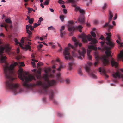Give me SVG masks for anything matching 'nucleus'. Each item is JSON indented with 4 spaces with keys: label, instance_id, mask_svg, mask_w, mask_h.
Here are the masks:
<instances>
[{
    "label": "nucleus",
    "instance_id": "nucleus-1",
    "mask_svg": "<svg viewBox=\"0 0 123 123\" xmlns=\"http://www.w3.org/2000/svg\"><path fill=\"white\" fill-rule=\"evenodd\" d=\"M4 48V47L0 46V59L2 62H4L5 63L3 68L5 77L6 79V86L13 92H17V90L19 88V85L17 83L14 84L13 81L15 79L14 76L15 75V73L14 69V67L18 65V63L15 62L11 64L9 66H8L6 61V57L5 56H3Z\"/></svg>",
    "mask_w": 123,
    "mask_h": 123
},
{
    "label": "nucleus",
    "instance_id": "nucleus-2",
    "mask_svg": "<svg viewBox=\"0 0 123 123\" xmlns=\"http://www.w3.org/2000/svg\"><path fill=\"white\" fill-rule=\"evenodd\" d=\"M106 34L107 36L106 38L107 41L106 43L107 45H109V47H107L106 48V51L105 52V53L106 56L104 55L100 57L98 55L97 53H95V58L96 59V61L94 63V65L95 66H96L98 64L99 60L100 59L102 60L103 63L105 64H105H108L109 63L108 57L109 56H111V52L109 49H111L113 47L115 44L110 40V37L111 36V34L110 33H106Z\"/></svg>",
    "mask_w": 123,
    "mask_h": 123
},
{
    "label": "nucleus",
    "instance_id": "nucleus-3",
    "mask_svg": "<svg viewBox=\"0 0 123 123\" xmlns=\"http://www.w3.org/2000/svg\"><path fill=\"white\" fill-rule=\"evenodd\" d=\"M46 74H44L43 77L45 81L42 82L40 80L37 81L36 83H30L31 88L37 86H40L43 89L41 90V93L45 94L48 93V89L50 86L55 85L56 84V81L54 80H49L48 79V72L46 69L44 70Z\"/></svg>",
    "mask_w": 123,
    "mask_h": 123
},
{
    "label": "nucleus",
    "instance_id": "nucleus-4",
    "mask_svg": "<svg viewBox=\"0 0 123 123\" xmlns=\"http://www.w3.org/2000/svg\"><path fill=\"white\" fill-rule=\"evenodd\" d=\"M72 40L75 43L74 46L71 45L70 43L68 44V46L69 47H71L74 50L72 52L73 56L77 57L80 59H82V57H84V54L86 52L85 49L82 47L81 48L82 52L79 50L77 51V48L78 46H79V47L81 48L82 44L81 43H80L74 37H72Z\"/></svg>",
    "mask_w": 123,
    "mask_h": 123
},
{
    "label": "nucleus",
    "instance_id": "nucleus-5",
    "mask_svg": "<svg viewBox=\"0 0 123 123\" xmlns=\"http://www.w3.org/2000/svg\"><path fill=\"white\" fill-rule=\"evenodd\" d=\"M18 71V77L23 81V86L26 88H31L30 83L28 84V82L32 79H35V77L31 75H29L28 76H25L23 74V69L21 68H19Z\"/></svg>",
    "mask_w": 123,
    "mask_h": 123
},
{
    "label": "nucleus",
    "instance_id": "nucleus-6",
    "mask_svg": "<svg viewBox=\"0 0 123 123\" xmlns=\"http://www.w3.org/2000/svg\"><path fill=\"white\" fill-rule=\"evenodd\" d=\"M69 2L72 3V6L75 7V10L77 11L78 10L80 12L81 14L79 17L78 21L80 22L81 24L84 23V14L85 13V11L83 9H80L78 6H76L77 2L75 0H68Z\"/></svg>",
    "mask_w": 123,
    "mask_h": 123
},
{
    "label": "nucleus",
    "instance_id": "nucleus-7",
    "mask_svg": "<svg viewBox=\"0 0 123 123\" xmlns=\"http://www.w3.org/2000/svg\"><path fill=\"white\" fill-rule=\"evenodd\" d=\"M80 37L82 39L83 42L84 43L87 42L88 41H91L90 43L93 44H95L97 42V40L95 39H93L90 35H86V34L83 33L80 35Z\"/></svg>",
    "mask_w": 123,
    "mask_h": 123
},
{
    "label": "nucleus",
    "instance_id": "nucleus-8",
    "mask_svg": "<svg viewBox=\"0 0 123 123\" xmlns=\"http://www.w3.org/2000/svg\"><path fill=\"white\" fill-rule=\"evenodd\" d=\"M87 64L88 65H86L85 67L86 71L89 74H91L92 77L93 78H96V76L94 74L91 73V70L90 68V66L92 65V63L90 62H87Z\"/></svg>",
    "mask_w": 123,
    "mask_h": 123
},
{
    "label": "nucleus",
    "instance_id": "nucleus-9",
    "mask_svg": "<svg viewBox=\"0 0 123 123\" xmlns=\"http://www.w3.org/2000/svg\"><path fill=\"white\" fill-rule=\"evenodd\" d=\"M70 48L66 47L65 48L64 51L63 52L65 58L67 60L69 58L70 59H72V57L70 55Z\"/></svg>",
    "mask_w": 123,
    "mask_h": 123
},
{
    "label": "nucleus",
    "instance_id": "nucleus-10",
    "mask_svg": "<svg viewBox=\"0 0 123 123\" xmlns=\"http://www.w3.org/2000/svg\"><path fill=\"white\" fill-rule=\"evenodd\" d=\"M69 24L68 25V30L69 31H72V32H70L69 33V35L70 36H72L73 34V32L75 30V28L74 25V22L72 21H70L69 22Z\"/></svg>",
    "mask_w": 123,
    "mask_h": 123
},
{
    "label": "nucleus",
    "instance_id": "nucleus-11",
    "mask_svg": "<svg viewBox=\"0 0 123 123\" xmlns=\"http://www.w3.org/2000/svg\"><path fill=\"white\" fill-rule=\"evenodd\" d=\"M49 95L50 99L53 101L54 103L57 104V102L54 99V92L52 90H51L49 91Z\"/></svg>",
    "mask_w": 123,
    "mask_h": 123
},
{
    "label": "nucleus",
    "instance_id": "nucleus-12",
    "mask_svg": "<svg viewBox=\"0 0 123 123\" xmlns=\"http://www.w3.org/2000/svg\"><path fill=\"white\" fill-rule=\"evenodd\" d=\"M121 71L123 72V69H121ZM112 76L114 78H116L117 77L119 78L121 77L123 79V74H121L118 71H117L116 73L113 74Z\"/></svg>",
    "mask_w": 123,
    "mask_h": 123
},
{
    "label": "nucleus",
    "instance_id": "nucleus-13",
    "mask_svg": "<svg viewBox=\"0 0 123 123\" xmlns=\"http://www.w3.org/2000/svg\"><path fill=\"white\" fill-rule=\"evenodd\" d=\"M111 63L112 66H114L115 68L117 67L118 65V63L115 61L114 59L112 58L111 60Z\"/></svg>",
    "mask_w": 123,
    "mask_h": 123
},
{
    "label": "nucleus",
    "instance_id": "nucleus-14",
    "mask_svg": "<svg viewBox=\"0 0 123 123\" xmlns=\"http://www.w3.org/2000/svg\"><path fill=\"white\" fill-rule=\"evenodd\" d=\"M109 15H108V21L109 22H110L112 20V17L113 16V14L110 9H109Z\"/></svg>",
    "mask_w": 123,
    "mask_h": 123
},
{
    "label": "nucleus",
    "instance_id": "nucleus-15",
    "mask_svg": "<svg viewBox=\"0 0 123 123\" xmlns=\"http://www.w3.org/2000/svg\"><path fill=\"white\" fill-rule=\"evenodd\" d=\"M117 57L118 60H122L123 62V49L120 51V53L118 55Z\"/></svg>",
    "mask_w": 123,
    "mask_h": 123
},
{
    "label": "nucleus",
    "instance_id": "nucleus-16",
    "mask_svg": "<svg viewBox=\"0 0 123 123\" xmlns=\"http://www.w3.org/2000/svg\"><path fill=\"white\" fill-rule=\"evenodd\" d=\"M99 71L100 72H102V73L105 75V78H108V76L106 74V71L105 69H102L101 68H99Z\"/></svg>",
    "mask_w": 123,
    "mask_h": 123
},
{
    "label": "nucleus",
    "instance_id": "nucleus-17",
    "mask_svg": "<svg viewBox=\"0 0 123 123\" xmlns=\"http://www.w3.org/2000/svg\"><path fill=\"white\" fill-rule=\"evenodd\" d=\"M110 22H109V21H108V22L105 23V24L103 25V27L105 28L107 27H108L109 29L112 28L113 27V26L109 24Z\"/></svg>",
    "mask_w": 123,
    "mask_h": 123
},
{
    "label": "nucleus",
    "instance_id": "nucleus-18",
    "mask_svg": "<svg viewBox=\"0 0 123 123\" xmlns=\"http://www.w3.org/2000/svg\"><path fill=\"white\" fill-rule=\"evenodd\" d=\"M60 75L61 74L60 73H58L56 75V79L58 82H62V79Z\"/></svg>",
    "mask_w": 123,
    "mask_h": 123
},
{
    "label": "nucleus",
    "instance_id": "nucleus-19",
    "mask_svg": "<svg viewBox=\"0 0 123 123\" xmlns=\"http://www.w3.org/2000/svg\"><path fill=\"white\" fill-rule=\"evenodd\" d=\"M32 76H34L35 77V79H32L31 81H29V82H30L32 80H34L35 81H36V77L37 78V79H39L41 78V74H36L35 75H32Z\"/></svg>",
    "mask_w": 123,
    "mask_h": 123
},
{
    "label": "nucleus",
    "instance_id": "nucleus-20",
    "mask_svg": "<svg viewBox=\"0 0 123 123\" xmlns=\"http://www.w3.org/2000/svg\"><path fill=\"white\" fill-rule=\"evenodd\" d=\"M23 48L25 49V50H27L28 49H29L30 51H31V46L29 45H26L25 47H23Z\"/></svg>",
    "mask_w": 123,
    "mask_h": 123
},
{
    "label": "nucleus",
    "instance_id": "nucleus-21",
    "mask_svg": "<svg viewBox=\"0 0 123 123\" xmlns=\"http://www.w3.org/2000/svg\"><path fill=\"white\" fill-rule=\"evenodd\" d=\"M91 51V50H89L88 49L87 50V58L89 59V60H90L92 59V57L91 55H90V52Z\"/></svg>",
    "mask_w": 123,
    "mask_h": 123
},
{
    "label": "nucleus",
    "instance_id": "nucleus-22",
    "mask_svg": "<svg viewBox=\"0 0 123 123\" xmlns=\"http://www.w3.org/2000/svg\"><path fill=\"white\" fill-rule=\"evenodd\" d=\"M5 21L6 23H7L11 24L12 23V21L10 20V18H8L6 19Z\"/></svg>",
    "mask_w": 123,
    "mask_h": 123
},
{
    "label": "nucleus",
    "instance_id": "nucleus-23",
    "mask_svg": "<svg viewBox=\"0 0 123 123\" xmlns=\"http://www.w3.org/2000/svg\"><path fill=\"white\" fill-rule=\"evenodd\" d=\"M116 42L117 43H118L119 44V46L120 47H123V43H120L119 41L118 40H116Z\"/></svg>",
    "mask_w": 123,
    "mask_h": 123
},
{
    "label": "nucleus",
    "instance_id": "nucleus-24",
    "mask_svg": "<svg viewBox=\"0 0 123 123\" xmlns=\"http://www.w3.org/2000/svg\"><path fill=\"white\" fill-rule=\"evenodd\" d=\"M107 4L106 3H105L102 7V9L104 10L106 9L107 8Z\"/></svg>",
    "mask_w": 123,
    "mask_h": 123
},
{
    "label": "nucleus",
    "instance_id": "nucleus-25",
    "mask_svg": "<svg viewBox=\"0 0 123 123\" xmlns=\"http://www.w3.org/2000/svg\"><path fill=\"white\" fill-rule=\"evenodd\" d=\"M63 67V66L61 64H60V66L59 68L57 69V70L58 71H60L62 69Z\"/></svg>",
    "mask_w": 123,
    "mask_h": 123
},
{
    "label": "nucleus",
    "instance_id": "nucleus-26",
    "mask_svg": "<svg viewBox=\"0 0 123 123\" xmlns=\"http://www.w3.org/2000/svg\"><path fill=\"white\" fill-rule=\"evenodd\" d=\"M73 64V62H70L69 63V68L70 70H71L72 69V66Z\"/></svg>",
    "mask_w": 123,
    "mask_h": 123
},
{
    "label": "nucleus",
    "instance_id": "nucleus-27",
    "mask_svg": "<svg viewBox=\"0 0 123 123\" xmlns=\"http://www.w3.org/2000/svg\"><path fill=\"white\" fill-rule=\"evenodd\" d=\"M15 41L17 44H18L20 47H22V44L18 42V40L17 39L15 38Z\"/></svg>",
    "mask_w": 123,
    "mask_h": 123
},
{
    "label": "nucleus",
    "instance_id": "nucleus-28",
    "mask_svg": "<svg viewBox=\"0 0 123 123\" xmlns=\"http://www.w3.org/2000/svg\"><path fill=\"white\" fill-rule=\"evenodd\" d=\"M82 27L80 25H79L78 26L76 27V28L77 29H79V31L80 32H81L82 31L81 30V29H82Z\"/></svg>",
    "mask_w": 123,
    "mask_h": 123
},
{
    "label": "nucleus",
    "instance_id": "nucleus-29",
    "mask_svg": "<svg viewBox=\"0 0 123 123\" xmlns=\"http://www.w3.org/2000/svg\"><path fill=\"white\" fill-rule=\"evenodd\" d=\"M78 73V74L80 75H82V70L80 68L79 69Z\"/></svg>",
    "mask_w": 123,
    "mask_h": 123
},
{
    "label": "nucleus",
    "instance_id": "nucleus-30",
    "mask_svg": "<svg viewBox=\"0 0 123 123\" xmlns=\"http://www.w3.org/2000/svg\"><path fill=\"white\" fill-rule=\"evenodd\" d=\"M60 36L62 38L63 37V35L65 34V32L64 31L63 32L62 31H60Z\"/></svg>",
    "mask_w": 123,
    "mask_h": 123
},
{
    "label": "nucleus",
    "instance_id": "nucleus-31",
    "mask_svg": "<svg viewBox=\"0 0 123 123\" xmlns=\"http://www.w3.org/2000/svg\"><path fill=\"white\" fill-rule=\"evenodd\" d=\"M88 48L89 49H94L95 47L93 45H90L88 46Z\"/></svg>",
    "mask_w": 123,
    "mask_h": 123
},
{
    "label": "nucleus",
    "instance_id": "nucleus-32",
    "mask_svg": "<svg viewBox=\"0 0 123 123\" xmlns=\"http://www.w3.org/2000/svg\"><path fill=\"white\" fill-rule=\"evenodd\" d=\"M34 21V19L33 18H31L29 20L28 22L30 24H31L33 23Z\"/></svg>",
    "mask_w": 123,
    "mask_h": 123
},
{
    "label": "nucleus",
    "instance_id": "nucleus-33",
    "mask_svg": "<svg viewBox=\"0 0 123 123\" xmlns=\"http://www.w3.org/2000/svg\"><path fill=\"white\" fill-rule=\"evenodd\" d=\"M49 0H46L44 3V4L46 5H48L49 3Z\"/></svg>",
    "mask_w": 123,
    "mask_h": 123
},
{
    "label": "nucleus",
    "instance_id": "nucleus-34",
    "mask_svg": "<svg viewBox=\"0 0 123 123\" xmlns=\"http://www.w3.org/2000/svg\"><path fill=\"white\" fill-rule=\"evenodd\" d=\"M43 65V63L40 62H39L37 64V66L38 67L39 66Z\"/></svg>",
    "mask_w": 123,
    "mask_h": 123
},
{
    "label": "nucleus",
    "instance_id": "nucleus-35",
    "mask_svg": "<svg viewBox=\"0 0 123 123\" xmlns=\"http://www.w3.org/2000/svg\"><path fill=\"white\" fill-rule=\"evenodd\" d=\"M91 34L94 37H95L96 36V35L95 32L91 31Z\"/></svg>",
    "mask_w": 123,
    "mask_h": 123
},
{
    "label": "nucleus",
    "instance_id": "nucleus-36",
    "mask_svg": "<svg viewBox=\"0 0 123 123\" xmlns=\"http://www.w3.org/2000/svg\"><path fill=\"white\" fill-rule=\"evenodd\" d=\"M28 9V13H30L33 10V9L31 8H30L29 7L27 8Z\"/></svg>",
    "mask_w": 123,
    "mask_h": 123
},
{
    "label": "nucleus",
    "instance_id": "nucleus-37",
    "mask_svg": "<svg viewBox=\"0 0 123 123\" xmlns=\"http://www.w3.org/2000/svg\"><path fill=\"white\" fill-rule=\"evenodd\" d=\"M60 18L61 20L63 21L64 20V15L60 16Z\"/></svg>",
    "mask_w": 123,
    "mask_h": 123
},
{
    "label": "nucleus",
    "instance_id": "nucleus-38",
    "mask_svg": "<svg viewBox=\"0 0 123 123\" xmlns=\"http://www.w3.org/2000/svg\"><path fill=\"white\" fill-rule=\"evenodd\" d=\"M48 28L49 30H54L55 29L52 26H51L50 27H48Z\"/></svg>",
    "mask_w": 123,
    "mask_h": 123
},
{
    "label": "nucleus",
    "instance_id": "nucleus-39",
    "mask_svg": "<svg viewBox=\"0 0 123 123\" xmlns=\"http://www.w3.org/2000/svg\"><path fill=\"white\" fill-rule=\"evenodd\" d=\"M58 2L60 4H62L64 3V1L62 0H59L58 1Z\"/></svg>",
    "mask_w": 123,
    "mask_h": 123
},
{
    "label": "nucleus",
    "instance_id": "nucleus-40",
    "mask_svg": "<svg viewBox=\"0 0 123 123\" xmlns=\"http://www.w3.org/2000/svg\"><path fill=\"white\" fill-rule=\"evenodd\" d=\"M26 32L29 35H30L32 33L31 32L30 30H26Z\"/></svg>",
    "mask_w": 123,
    "mask_h": 123
},
{
    "label": "nucleus",
    "instance_id": "nucleus-41",
    "mask_svg": "<svg viewBox=\"0 0 123 123\" xmlns=\"http://www.w3.org/2000/svg\"><path fill=\"white\" fill-rule=\"evenodd\" d=\"M31 63V64L32 66H33V67H36V66L35 65V62L34 61L32 62Z\"/></svg>",
    "mask_w": 123,
    "mask_h": 123
},
{
    "label": "nucleus",
    "instance_id": "nucleus-42",
    "mask_svg": "<svg viewBox=\"0 0 123 123\" xmlns=\"http://www.w3.org/2000/svg\"><path fill=\"white\" fill-rule=\"evenodd\" d=\"M66 82L67 83L69 84L70 82V80L68 79H67L66 80Z\"/></svg>",
    "mask_w": 123,
    "mask_h": 123
},
{
    "label": "nucleus",
    "instance_id": "nucleus-43",
    "mask_svg": "<svg viewBox=\"0 0 123 123\" xmlns=\"http://www.w3.org/2000/svg\"><path fill=\"white\" fill-rule=\"evenodd\" d=\"M65 29V27L63 26H62L61 29H60V31H62L64 30Z\"/></svg>",
    "mask_w": 123,
    "mask_h": 123
},
{
    "label": "nucleus",
    "instance_id": "nucleus-44",
    "mask_svg": "<svg viewBox=\"0 0 123 123\" xmlns=\"http://www.w3.org/2000/svg\"><path fill=\"white\" fill-rule=\"evenodd\" d=\"M47 71H48V73L49 72H50L51 70V68H48L47 69H46Z\"/></svg>",
    "mask_w": 123,
    "mask_h": 123
},
{
    "label": "nucleus",
    "instance_id": "nucleus-45",
    "mask_svg": "<svg viewBox=\"0 0 123 123\" xmlns=\"http://www.w3.org/2000/svg\"><path fill=\"white\" fill-rule=\"evenodd\" d=\"M34 28H35L38 26H39V25H38V24H37V23H35L34 24Z\"/></svg>",
    "mask_w": 123,
    "mask_h": 123
},
{
    "label": "nucleus",
    "instance_id": "nucleus-46",
    "mask_svg": "<svg viewBox=\"0 0 123 123\" xmlns=\"http://www.w3.org/2000/svg\"><path fill=\"white\" fill-rule=\"evenodd\" d=\"M58 116L59 117H61L63 115V114L61 113H57Z\"/></svg>",
    "mask_w": 123,
    "mask_h": 123
},
{
    "label": "nucleus",
    "instance_id": "nucleus-47",
    "mask_svg": "<svg viewBox=\"0 0 123 123\" xmlns=\"http://www.w3.org/2000/svg\"><path fill=\"white\" fill-rule=\"evenodd\" d=\"M24 39L23 38H22L21 40V41H20L21 43L22 44V45L23 43L24 42ZM21 47H22V46Z\"/></svg>",
    "mask_w": 123,
    "mask_h": 123
},
{
    "label": "nucleus",
    "instance_id": "nucleus-48",
    "mask_svg": "<svg viewBox=\"0 0 123 123\" xmlns=\"http://www.w3.org/2000/svg\"><path fill=\"white\" fill-rule=\"evenodd\" d=\"M63 12L65 14L67 13V10L65 9H63Z\"/></svg>",
    "mask_w": 123,
    "mask_h": 123
},
{
    "label": "nucleus",
    "instance_id": "nucleus-49",
    "mask_svg": "<svg viewBox=\"0 0 123 123\" xmlns=\"http://www.w3.org/2000/svg\"><path fill=\"white\" fill-rule=\"evenodd\" d=\"M117 17V16L116 14H115V16L114 17L113 19L114 20H115L116 19Z\"/></svg>",
    "mask_w": 123,
    "mask_h": 123
},
{
    "label": "nucleus",
    "instance_id": "nucleus-50",
    "mask_svg": "<svg viewBox=\"0 0 123 123\" xmlns=\"http://www.w3.org/2000/svg\"><path fill=\"white\" fill-rule=\"evenodd\" d=\"M31 56L32 59H34L35 57L34 55L33 54H31Z\"/></svg>",
    "mask_w": 123,
    "mask_h": 123
},
{
    "label": "nucleus",
    "instance_id": "nucleus-51",
    "mask_svg": "<svg viewBox=\"0 0 123 123\" xmlns=\"http://www.w3.org/2000/svg\"><path fill=\"white\" fill-rule=\"evenodd\" d=\"M37 73L38 74H41V71H37Z\"/></svg>",
    "mask_w": 123,
    "mask_h": 123
},
{
    "label": "nucleus",
    "instance_id": "nucleus-52",
    "mask_svg": "<svg viewBox=\"0 0 123 123\" xmlns=\"http://www.w3.org/2000/svg\"><path fill=\"white\" fill-rule=\"evenodd\" d=\"M31 60L33 61H34V62H38V61L37 60H35L34 59H32Z\"/></svg>",
    "mask_w": 123,
    "mask_h": 123
},
{
    "label": "nucleus",
    "instance_id": "nucleus-53",
    "mask_svg": "<svg viewBox=\"0 0 123 123\" xmlns=\"http://www.w3.org/2000/svg\"><path fill=\"white\" fill-rule=\"evenodd\" d=\"M62 48L61 47H60V48L59 49V50H58V51L59 52H60L62 50Z\"/></svg>",
    "mask_w": 123,
    "mask_h": 123
},
{
    "label": "nucleus",
    "instance_id": "nucleus-54",
    "mask_svg": "<svg viewBox=\"0 0 123 123\" xmlns=\"http://www.w3.org/2000/svg\"><path fill=\"white\" fill-rule=\"evenodd\" d=\"M40 22H41V21L43 20V18L42 17H40L39 18V20Z\"/></svg>",
    "mask_w": 123,
    "mask_h": 123
},
{
    "label": "nucleus",
    "instance_id": "nucleus-55",
    "mask_svg": "<svg viewBox=\"0 0 123 123\" xmlns=\"http://www.w3.org/2000/svg\"><path fill=\"white\" fill-rule=\"evenodd\" d=\"M104 37L102 35H101V37H100V39H101V40H103V39H104Z\"/></svg>",
    "mask_w": 123,
    "mask_h": 123
},
{
    "label": "nucleus",
    "instance_id": "nucleus-56",
    "mask_svg": "<svg viewBox=\"0 0 123 123\" xmlns=\"http://www.w3.org/2000/svg\"><path fill=\"white\" fill-rule=\"evenodd\" d=\"M98 23V21L97 20H95L94 21V23L95 24H97Z\"/></svg>",
    "mask_w": 123,
    "mask_h": 123
},
{
    "label": "nucleus",
    "instance_id": "nucleus-57",
    "mask_svg": "<svg viewBox=\"0 0 123 123\" xmlns=\"http://www.w3.org/2000/svg\"><path fill=\"white\" fill-rule=\"evenodd\" d=\"M0 36H1V37L2 36L3 37H4L5 36L4 35V34H3V33H1L0 34Z\"/></svg>",
    "mask_w": 123,
    "mask_h": 123
},
{
    "label": "nucleus",
    "instance_id": "nucleus-58",
    "mask_svg": "<svg viewBox=\"0 0 123 123\" xmlns=\"http://www.w3.org/2000/svg\"><path fill=\"white\" fill-rule=\"evenodd\" d=\"M30 28V30L31 31H32L34 30V26H33V27L32 26V27H31Z\"/></svg>",
    "mask_w": 123,
    "mask_h": 123
},
{
    "label": "nucleus",
    "instance_id": "nucleus-59",
    "mask_svg": "<svg viewBox=\"0 0 123 123\" xmlns=\"http://www.w3.org/2000/svg\"><path fill=\"white\" fill-rule=\"evenodd\" d=\"M49 9H50V11L51 12H54V10L53 9H52V8H50Z\"/></svg>",
    "mask_w": 123,
    "mask_h": 123
},
{
    "label": "nucleus",
    "instance_id": "nucleus-60",
    "mask_svg": "<svg viewBox=\"0 0 123 123\" xmlns=\"http://www.w3.org/2000/svg\"><path fill=\"white\" fill-rule=\"evenodd\" d=\"M25 75L24 74V75H25V76H26V75H27L29 73L28 72H25Z\"/></svg>",
    "mask_w": 123,
    "mask_h": 123
},
{
    "label": "nucleus",
    "instance_id": "nucleus-61",
    "mask_svg": "<svg viewBox=\"0 0 123 123\" xmlns=\"http://www.w3.org/2000/svg\"><path fill=\"white\" fill-rule=\"evenodd\" d=\"M112 23L113 25H114V26H115L116 25V23L114 21H113L112 22Z\"/></svg>",
    "mask_w": 123,
    "mask_h": 123
},
{
    "label": "nucleus",
    "instance_id": "nucleus-62",
    "mask_svg": "<svg viewBox=\"0 0 123 123\" xmlns=\"http://www.w3.org/2000/svg\"><path fill=\"white\" fill-rule=\"evenodd\" d=\"M20 63H21V65L22 66H24L25 65L24 64V63L23 62H21Z\"/></svg>",
    "mask_w": 123,
    "mask_h": 123
},
{
    "label": "nucleus",
    "instance_id": "nucleus-63",
    "mask_svg": "<svg viewBox=\"0 0 123 123\" xmlns=\"http://www.w3.org/2000/svg\"><path fill=\"white\" fill-rule=\"evenodd\" d=\"M29 27L28 26V25H26V30H29Z\"/></svg>",
    "mask_w": 123,
    "mask_h": 123
},
{
    "label": "nucleus",
    "instance_id": "nucleus-64",
    "mask_svg": "<svg viewBox=\"0 0 123 123\" xmlns=\"http://www.w3.org/2000/svg\"><path fill=\"white\" fill-rule=\"evenodd\" d=\"M100 43L102 45H103L104 44L105 42H100Z\"/></svg>",
    "mask_w": 123,
    "mask_h": 123
}]
</instances>
